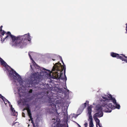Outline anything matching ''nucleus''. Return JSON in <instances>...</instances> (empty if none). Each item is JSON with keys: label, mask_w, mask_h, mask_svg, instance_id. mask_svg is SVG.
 Instances as JSON below:
<instances>
[{"label": "nucleus", "mask_w": 127, "mask_h": 127, "mask_svg": "<svg viewBox=\"0 0 127 127\" xmlns=\"http://www.w3.org/2000/svg\"><path fill=\"white\" fill-rule=\"evenodd\" d=\"M0 61L1 65H3L6 69L7 74L11 81L12 84L15 87L16 85V71L7 64L1 58H0Z\"/></svg>", "instance_id": "nucleus-1"}, {"label": "nucleus", "mask_w": 127, "mask_h": 127, "mask_svg": "<svg viewBox=\"0 0 127 127\" xmlns=\"http://www.w3.org/2000/svg\"><path fill=\"white\" fill-rule=\"evenodd\" d=\"M30 37L29 33L23 35H19L16 37V46L21 47L25 45L28 41L31 40Z\"/></svg>", "instance_id": "nucleus-2"}, {"label": "nucleus", "mask_w": 127, "mask_h": 127, "mask_svg": "<svg viewBox=\"0 0 127 127\" xmlns=\"http://www.w3.org/2000/svg\"><path fill=\"white\" fill-rule=\"evenodd\" d=\"M96 110L97 112L94 114L93 118L96 122V127H98V125L99 127H102L101 125L100 124V121L97 117H100L103 116V113L102 108L100 105H97L96 106Z\"/></svg>", "instance_id": "nucleus-3"}, {"label": "nucleus", "mask_w": 127, "mask_h": 127, "mask_svg": "<svg viewBox=\"0 0 127 127\" xmlns=\"http://www.w3.org/2000/svg\"><path fill=\"white\" fill-rule=\"evenodd\" d=\"M62 65H61L59 62H58L57 63H56L54 64L52 69V71H55V72H53V74L55 75L57 77H59V74L60 73L59 78L61 79H62L63 78L62 77V76L63 75V73H62L61 71V69L62 68Z\"/></svg>", "instance_id": "nucleus-4"}, {"label": "nucleus", "mask_w": 127, "mask_h": 127, "mask_svg": "<svg viewBox=\"0 0 127 127\" xmlns=\"http://www.w3.org/2000/svg\"><path fill=\"white\" fill-rule=\"evenodd\" d=\"M32 78L29 82V84L33 87H36V85L40 81V75L36 73L32 74Z\"/></svg>", "instance_id": "nucleus-5"}, {"label": "nucleus", "mask_w": 127, "mask_h": 127, "mask_svg": "<svg viewBox=\"0 0 127 127\" xmlns=\"http://www.w3.org/2000/svg\"><path fill=\"white\" fill-rule=\"evenodd\" d=\"M103 103L100 105L102 110L106 112H110L112 111V109H113L114 105H112L111 103H108V101H107L103 100Z\"/></svg>", "instance_id": "nucleus-6"}, {"label": "nucleus", "mask_w": 127, "mask_h": 127, "mask_svg": "<svg viewBox=\"0 0 127 127\" xmlns=\"http://www.w3.org/2000/svg\"><path fill=\"white\" fill-rule=\"evenodd\" d=\"M6 34L9 35L11 38L12 40L10 43L11 46L12 47L15 46L16 45V37L11 34L9 32H8Z\"/></svg>", "instance_id": "nucleus-7"}, {"label": "nucleus", "mask_w": 127, "mask_h": 127, "mask_svg": "<svg viewBox=\"0 0 127 127\" xmlns=\"http://www.w3.org/2000/svg\"><path fill=\"white\" fill-rule=\"evenodd\" d=\"M52 120L56 121V122H54V123L53 124L52 127H65V125L61 124L59 121L55 120L54 118Z\"/></svg>", "instance_id": "nucleus-8"}, {"label": "nucleus", "mask_w": 127, "mask_h": 127, "mask_svg": "<svg viewBox=\"0 0 127 127\" xmlns=\"http://www.w3.org/2000/svg\"><path fill=\"white\" fill-rule=\"evenodd\" d=\"M122 56L119 55L118 56L117 59H120L123 61H125L126 62L127 60V57L123 54H120Z\"/></svg>", "instance_id": "nucleus-9"}, {"label": "nucleus", "mask_w": 127, "mask_h": 127, "mask_svg": "<svg viewBox=\"0 0 127 127\" xmlns=\"http://www.w3.org/2000/svg\"><path fill=\"white\" fill-rule=\"evenodd\" d=\"M33 63L34 66L35 67V68L36 70L37 69V71H39L40 70L41 71V68L39 67L34 61H33V62H32Z\"/></svg>", "instance_id": "nucleus-10"}, {"label": "nucleus", "mask_w": 127, "mask_h": 127, "mask_svg": "<svg viewBox=\"0 0 127 127\" xmlns=\"http://www.w3.org/2000/svg\"><path fill=\"white\" fill-rule=\"evenodd\" d=\"M10 107L11 111V115L13 116H15L16 115V112L15 110L14 109V108H13L12 105H10Z\"/></svg>", "instance_id": "nucleus-11"}, {"label": "nucleus", "mask_w": 127, "mask_h": 127, "mask_svg": "<svg viewBox=\"0 0 127 127\" xmlns=\"http://www.w3.org/2000/svg\"><path fill=\"white\" fill-rule=\"evenodd\" d=\"M0 98H1L4 102L5 101L6 102H8L9 104H10V102L5 97L2 95L1 94H0Z\"/></svg>", "instance_id": "nucleus-12"}, {"label": "nucleus", "mask_w": 127, "mask_h": 127, "mask_svg": "<svg viewBox=\"0 0 127 127\" xmlns=\"http://www.w3.org/2000/svg\"><path fill=\"white\" fill-rule=\"evenodd\" d=\"M0 98H1L4 102L5 101L6 102H8L9 104H10V102L5 97L2 95L1 94H0Z\"/></svg>", "instance_id": "nucleus-13"}, {"label": "nucleus", "mask_w": 127, "mask_h": 127, "mask_svg": "<svg viewBox=\"0 0 127 127\" xmlns=\"http://www.w3.org/2000/svg\"><path fill=\"white\" fill-rule=\"evenodd\" d=\"M119 54L114 52H111V55L113 57H116L118 58V56H119Z\"/></svg>", "instance_id": "nucleus-14"}, {"label": "nucleus", "mask_w": 127, "mask_h": 127, "mask_svg": "<svg viewBox=\"0 0 127 127\" xmlns=\"http://www.w3.org/2000/svg\"><path fill=\"white\" fill-rule=\"evenodd\" d=\"M64 75L65 76V81H66L67 80V77L66 76L65 74V71H66V67H65V66L64 65Z\"/></svg>", "instance_id": "nucleus-15"}, {"label": "nucleus", "mask_w": 127, "mask_h": 127, "mask_svg": "<svg viewBox=\"0 0 127 127\" xmlns=\"http://www.w3.org/2000/svg\"><path fill=\"white\" fill-rule=\"evenodd\" d=\"M28 111V116L29 117L30 119H32V114L31 113V111Z\"/></svg>", "instance_id": "nucleus-16"}, {"label": "nucleus", "mask_w": 127, "mask_h": 127, "mask_svg": "<svg viewBox=\"0 0 127 127\" xmlns=\"http://www.w3.org/2000/svg\"><path fill=\"white\" fill-rule=\"evenodd\" d=\"M93 120V119L92 115H89L88 120L90 121H92Z\"/></svg>", "instance_id": "nucleus-17"}, {"label": "nucleus", "mask_w": 127, "mask_h": 127, "mask_svg": "<svg viewBox=\"0 0 127 127\" xmlns=\"http://www.w3.org/2000/svg\"><path fill=\"white\" fill-rule=\"evenodd\" d=\"M26 109L27 110V111H30V109L29 106L28 104H27L26 105Z\"/></svg>", "instance_id": "nucleus-18"}, {"label": "nucleus", "mask_w": 127, "mask_h": 127, "mask_svg": "<svg viewBox=\"0 0 127 127\" xmlns=\"http://www.w3.org/2000/svg\"><path fill=\"white\" fill-rule=\"evenodd\" d=\"M31 120V123L33 125V127H38V126L37 125H36V126H35V124L34 123V122L32 118V119H30V120H29V121H30Z\"/></svg>", "instance_id": "nucleus-19"}, {"label": "nucleus", "mask_w": 127, "mask_h": 127, "mask_svg": "<svg viewBox=\"0 0 127 127\" xmlns=\"http://www.w3.org/2000/svg\"><path fill=\"white\" fill-rule=\"evenodd\" d=\"M94 126L93 121H90L89 127H93Z\"/></svg>", "instance_id": "nucleus-20"}, {"label": "nucleus", "mask_w": 127, "mask_h": 127, "mask_svg": "<svg viewBox=\"0 0 127 127\" xmlns=\"http://www.w3.org/2000/svg\"><path fill=\"white\" fill-rule=\"evenodd\" d=\"M111 100L112 101V102L115 105L117 103L116 100L114 98H113V99H112Z\"/></svg>", "instance_id": "nucleus-21"}, {"label": "nucleus", "mask_w": 127, "mask_h": 127, "mask_svg": "<svg viewBox=\"0 0 127 127\" xmlns=\"http://www.w3.org/2000/svg\"><path fill=\"white\" fill-rule=\"evenodd\" d=\"M17 77L18 78V79L20 80L21 79V77L16 72V78H17Z\"/></svg>", "instance_id": "nucleus-22"}, {"label": "nucleus", "mask_w": 127, "mask_h": 127, "mask_svg": "<svg viewBox=\"0 0 127 127\" xmlns=\"http://www.w3.org/2000/svg\"><path fill=\"white\" fill-rule=\"evenodd\" d=\"M108 97L109 98V100H111L113 98L112 95H108Z\"/></svg>", "instance_id": "nucleus-23"}, {"label": "nucleus", "mask_w": 127, "mask_h": 127, "mask_svg": "<svg viewBox=\"0 0 127 127\" xmlns=\"http://www.w3.org/2000/svg\"><path fill=\"white\" fill-rule=\"evenodd\" d=\"M8 36H9V35H7L5 38H4L2 39V38H1V41H2V43L5 40V39L6 38H8Z\"/></svg>", "instance_id": "nucleus-24"}, {"label": "nucleus", "mask_w": 127, "mask_h": 127, "mask_svg": "<svg viewBox=\"0 0 127 127\" xmlns=\"http://www.w3.org/2000/svg\"><path fill=\"white\" fill-rule=\"evenodd\" d=\"M115 105H116V108H117L118 109H120V106L119 104H118L117 103L116 104H115Z\"/></svg>", "instance_id": "nucleus-25"}, {"label": "nucleus", "mask_w": 127, "mask_h": 127, "mask_svg": "<svg viewBox=\"0 0 127 127\" xmlns=\"http://www.w3.org/2000/svg\"><path fill=\"white\" fill-rule=\"evenodd\" d=\"M88 102V103L89 102L88 101H87L85 103L83 104L82 105L83 106V108H85L87 104L86 102Z\"/></svg>", "instance_id": "nucleus-26"}, {"label": "nucleus", "mask_w": 127, "mask_h": 127, "mask_svg": "<svg viewBox=\"0 0 127 127\" xmlns=\"http://www.w3.org/2000/svg\"><path fill=\"white\" fill-rule=\"evenodd\" d=\"M92 107L91 106H89L88 108V111H92Z\"/></svg>", "instance_id": "nucleus-27"}, {"label": "nucleus", "mask_w": 127, "mask_h": 127, "mask_svg": "<svg viewBox=\"0 0 127 127\" xmlns=\"http://www.w3.org/2000/svg\"><path fill=\"white\" fill-rule=\"evenodd\" d=\"M51 104L52 105H53V106L55 109V110H56V112H57V110L56 109V105H55L54 104H53V103H52V104Z\"/></svg>", "instance_id": "nucleus-28"}, {"label": "nucleus", "mask_w": 127, "mask_h": 127, "mask_svg": "<svg viewBox=\"0 0 127 127\" xmlns=\"http://www.w3.org/2000/svg\"><path fill=\"white\" fill-rule=\"evenodd\" d=\"M29 56L31 60L32 61V62H33V61H34V60H33V59L32 58L31 55L30 54L29 52Z\"/></svg>", "instance_id": "nucleus-29"}, {"label": "nucleus", "mask_w": 127, "mask_h": 127, "mask_svg": "<svg viewBox=\"0 0 127 127\" xmlns=\"http://www.w3.org/2000/svg\"><path fill=\"white\" fill-rule=\"evenodd\" d=\"M62 63L63 64V68L62 67V68L61 70V71H62V72L63 71V70H64V66L65 65H65L63 62Z\"/></svg>", "instance_id": "nucleus-30"}, {"label": "nucleus", "mask_w": 127, "mask_h": 127, "mask_svg": "<svg viewBox=\"0 0 127 127\" xmlns=\"http://www.w3.org/2000/svg\"><path fill=\"white\" fill-rule=\"evenodd\" d=\"M1 32V34L2 35H4V34L5 33H6V32L4 30H3Z\"/></svg>", "instance_id": "nucleus-31"}, {"label": "nucleus", "mask_w": 127, "mask_h": 127, "mask_svg": "<svg viewBox=\"0 0 127 127\" xmlns=\"http://www.w3.org/2000/svg\"><path fill=\"white\" fill-rule=\"evenodd\" d=\"M92 111H88V113L89 114V115H92L91 113Z\"/></svg>", "instance_id": "nucleus-32"}, {"label": "nucleus", "mask_w": 127, "mask_h": 127, "mask_svg": "<svg viewBox=\"0 0 127 127\" xmlns=\"http://www.w3.org/2000/svg\"><path fill=\"white\" fill-rule=\"evenodd\" d=\"M3 27V26H1L0 27V31L1 32H2L3 30H2V28Z\"/></svg>", "instance_id": "nucleus-33"}, {"label": "nucleus", "mask_w": 127, "mask_h": 127, "mask_svg": "<svg viewBox=\"0 0 127 127\" xmlns=\"http://www.w3.org/2000/svg\"><path fill=\"white\" fill-rule=\"evenodd\" d=\"M22 116L23 117H25V113L24 112H22Z\"/></svg>", "instance_id": "nucleus-34"}, {"label": "nucleus", "mask_w": 127, "mask_h": 127, "mask_svg": "<svg viewBox=\"0 0 127 127\" xmlns=\"http://www.w3.org/2000/svg\"><path fill=\"white\" fill-rule=\"evenodd\" d=\"M126 33H127V23L126 24Z\"/></svg>", "instance_id": "nucleus-35"}, {"label": "nucleus", "mask_w": 127, "mask_h": 127, "mask_svg": "<svg viewBox=\"0 0 127 127\" xmlns=\"http://www.w3.org/2000/svg\"><path fill=\"white\" fill-rule=\"evenodd\" d=\"M16 123V122H15V121L12 124V126H13V125H14Z\"/></svg>", "instance_id": "nucleus-36"}, {"label": "nucleus", "mask_w": 127, "mask_h": 127, "mask_svg": "<svg viewBox=\"0 0 127 127\" xmlns=\"http://www.w3.org/2000/svg\"><path fill=\"white\" fill-rule=\"evenodd\" d=\"M32 89H31L29 91V93H32Z\"/></svg>", "instance_id": "nucleus-37"}, {"label": "nucleus", "mask_w": 127, "mask_h": 127, "mask_svg": "<svg viewBox=\"0 0 127 127\" xmlns=\"http://www.w3.org/2000/svg\"><path fill=\"white\" fill-rule=\"evenodd\" d=\"M87 125H88L86 123H85L84 124V126H85V127H86L87 126Z\"/></svg>", "instance_id": "nucleus-38"}, {"label": "nucleus", "mask_w": 127, "mask_h": 127, "mask_svg": "<svg viewBox=\"0 0 127 127\" xmlns=\"http://www.w3.org/2000/svg\"><path fill=\"white\" fill-rule=\"evenodd\" d=\"M103 98L104 99H106V100H108V99L106 97H103Z\"/></svg>", "instance_id": "nucleus-39"}, {"label": "nucleus", "mask_w": 127, "mask_h": 127, "mask_svg": "<svg viewBox=\"0 0 127 127\" xmlns=\"http://www.w3.org/2000/svg\"><path fill=\"white\" fill-rule=\"evenodd\" d=\"M24 101H25V102H27V101L26 100V99H25Z\"/></svg>", "instance_id": "nucleus-40"}, {"label": "nucleus", "mask_w": 127, "mask_h": 127, "mask_svg": "<svg viewBox=\"0 0 127 127\" xmlns=\"http://www.w3.org/2000/svg\"><path fill=\"white\" fill-rule=\"evenodd\" d=\"M61 60L62 62V63L63 62V60L62 58H61Z\"/></svg>", "instance_id": "nucleus-41"}, {"label": "nucleus", "mask_w": 127, "mask_h": 127, "mask_svg": "<svg viewBox=\"0 0 127 127\" xmlns=\"http://www.w3.org/2000/svg\"><path fill=\"white\" fill-rule=\"evenodd\" d=\"M14 93H15V94L16 93H15V90L14 89Z\"/></svg>", "instance_id": "nucleus-42"}, {"label": "nucleus", "mask_w": 127, "mask_h": 127, "mask_svg": "<svg viewBox=\"0 0 127 127\" xmlns=\"http://www.w3.org/2000/svg\"><path fill=\"white\" fill-rule=\"evenodd\" d=\"M30 66H31V68L32 69V70H33V69L32 68V65H30Z\"/></svg>", "instance_id": "nucleus-43"}, {"label": "nucleus", "mask_w": 127, "mask_h": 127, "mask_svg": "<svg viewBox=\"0 0 127 127\" xmlns=\"http://www.w3.org/2000/svg\"><path fill=\"white\" fill-rule=\"evenodd\" d=\"M52 60H53V61H55V59H52Z\"/></svg>", "instance_id": "nucleus-44"}, {"label": "nucleus", "mask_w": 127, "mask_h": 127, "mask_svg": "<svg viewBox=\"0 0 127 127\" xmlns=\"http://www.w3.org/2000/svg\"><path fill=\"white\" fill-rule=\"evenodd\" d=\"M67 127H68V125H67Z\"/></svg>", "instance_id": "nucleus-45"}, {"label": "nucleus", "mask_w": 127, "mask_h": 127, "mask_svg": "<svg viewBox=\"0 0 127 127\" xmlns=\"http://www.w3.org/2000/svg\"><path fill=\"white\" fill-rule=\"evenodd\" d=\"M1 36V35H0V37Z\"/></svg>", "instance_id": "nucleus-46"}, {"label": "nucleus", "mask_w": 127, "mask_h": 127, "mask_svg": "<svg viewBox=\"0 0 127 127\" xmlns=\"http://www.w3.org/2000/svg\"><path fill=\"white\" fill-rule=\"evenodd\" d=\"M37 72V73H38V72Z\"/></svg>", "instance_id": "nucleus-47"}, {"label": "nucleus", "mask_w": 127, "mask_h": 127, "mask_svg": "<svg viewBox=\"0 0 127 127\" xmlns=\"http://www.w3.org/2000/svg\"><path fill=\"white\" fill-rule=\"evenodd\" d=\"M29 126V125H28V126Z\"/></svg>", "instance_id": "nucleus-48"}]
</instances>
